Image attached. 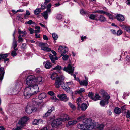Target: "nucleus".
<instances>
[{
    "instance_id": "nucleus-1",
    "label": "nucleus",
    "mask_w": 130,
    "mask_h": 130,
    "mask_svg": "<svg viewBox=\"0 0 130 130\" xmlns=\"http://www.w3.org/2000/svg\"><path fill=\"white\" fill-rule=\"evenodd\" d=\"M36 99L35 98H34L32 99V101L34 106L28 105L26 107L25 109V110L27 113L30 114L32 112H35L37 110V108L36 107H35V105L38 104V102L36 101Z\"/></svg>"
},
{
    "instance_id": "nucleus-42",
    "label": "nucleus",
    "mask_w": 130,
    "mask_h": 130,
    "mask_svg": "<svg viewBox=\"0 0 130 130\" xmlns=\"http://www.w3.org/2000/svg\"><path fill=\"white\" fill-rule=\"evenodd\" d=\"M51 7V3H49L47 5L46 7L47 11H48V13H50L51 12V9L50 8Z\"/></svg>"
},
{
    "instance_id": "nucleus-50",
    "label": "nucleus",
    "mask_w": 130,
    "mask_h": 130,
    "mask_svg": "<svg viewBox=\"0 0 130 130\" xmlns=\"http://www.w3.org/2000/svg\"><path fill=\"white\" fill-rule=\"evenodd\" d=\"M94 94L91 92H90L88 95V96L92 100Z\"/></svg>"
},
{
    "instance_id": "nucleus-13",
    "label": "nucleus",
    "mask_w": 130,
    "mask_h": 130,
    "mask_svg": "<svg viewBox=\"0 0 130 130\" xmlns=\"http://www.w3.org/2000/svg\"><path fill=\"white\" fill-rule=\"evenodd\" d=\"M88 79L85 76V80H82L80 81L79 83L80 85L87 86L88 85Z\"/></svg>"
},
{
    "instance_id": "nucleus-40",
    "label": "nucleus",
    "mask_w": 130,
    "mask_h": 130,
    "mask_svg": "<svg viewBox=\"0 0 130 130\" xmlns=\"http://www.w3.org/2000/svg\"><path fill=\"white\" fill-rule=\"evenodd\" d=\"M41 10L40 9L37 8L34 11V13L36 15H38L41 12Z\"/></svg>"
},
{
    "instance_id": "nucleus-17",
    "label": "nucleus",
    "mask_w": 130,
    "mask_h": 130,
    "mask_svg": "<svg viewBox=\"0 0 130 130\" xmlns=\"http://www.w3.org/2000/svg\"><path fill=\"white\" fill-rule=\"evenodd\" d=\"M3 67L0 68V81H2L3 80L5 73V71Z\"/></svg>"
},
{
    "instance_id": "nucleus-10",
    "label": "nucleus",
    "mask_w": 130,
    "mask_h": 130,
    "mask_svg": "<svg viewBox=\"0 0 130 130\" xmlns=\"http://www.w3.org/2000/svg\"><path fill=\"white\" fill-rule=\"evenodd\" d=\"M57 97L59 98L60 100L62 101L66 102L68 101L69 99L68 97H67L64 94H59L57 95Z\"/></svg>"
},
{
    "instance_id": "nucleus-34",
    "label": "nucleus",
    "mask_w": 130,
    "mask_h": 130,
    "mask_svg": "<svg viewBox=\"0 0 130 130\" xmlns=\"http://www.w3.org/2000/svg\"><path fill=\"white\" fill-rule=\"evenodd\" d=\"M48 13V11H45L41 14L42 15L45 19H47L48 18V17L47 13Z\"/></svg>"
},
{
    "instance_id": "nucleus-29",
    "label": "nucleus",
    "mask_w": 130,
    "mask_h": 130,
    "mask_svg": "<svg viewBox=\"0 0 130 130\" xmlns=\"http://www.w3.org/2000/svg\"><path fill=\"white\" fill-rule=\"evenodd\" d=\"M98 14L95 15L93 14H91L89 16V18L91 19L96 20L97 19Z\"/></svg>"
},
{
    "instance_id": "nucleus-47",
    "label": "nucleus",
    "mask_w": 130,
    "mask_h": 130,
    "mask_svg": "<svg viewBox=\"0 0 130 130\" xmlns=\"http://www.w3.org/2000/svg\"><path fill=\"white\" fill-rule=\"evenodd\" d=\"M62 18V15L60 14H58L56 16V18L58 20H61Z\"/></svg>"
},
{
    "instance_id": "nucleus-43",
    "label": "nucleus",
    "mask_w": 130,
    "mask_h": 130,
    "mask_svg": "<svg viewBox=\"0 0 130 130\" xmlns=\"http://www.w3.org/2000/svg\"><path fill=\"white\" fill-rule=\"evenodd\" d=\"M18 33L20 34L19 35H21V34H23L22 35H26L27 34V32L26 31H21V30L20 29H18Z\"/></svg>"
},
{
    "instance_id": "nucleus-41",
    "label": "nucleus",
    "mask_w": 130,
    "mask_h": 130,
    "mask_svg": "<svg viewBox=\"0 0 130 130\" xmlns=\"http://www.w3.org/2000/svg\"><path fill=\"white\" fill-rule=\"evenodd\" d=\"M49 56L51 62L55 64V60L52 54H51Z\"/></svg>"
},
{
    "instance_id": "nucleus-53",
    "label": "nucleus",
    "mask_w": 130,
    "mask_h": 130,
    "mask_svg": "<svg viewBox=\"0 0 130 130\" xmlns=\"http://www.w3.org/2000/svg\"><path fill=\"white\" fill-rule=\"evenodd\" d=\"M25 24H34V22H33L32 20H30L26 22Z\"/></svg>"
},
{
    "instance_id": "nucleus-21",
    "label": "nucleus",
    "mask_w": 130,
    "mask_h": 130,
    "mask_svg": "<svg viewBox=\"0 0 130 130\" xmlns=\"http://www.w3.org/2000/svg\"><path fill=\"white\" fill-rule=\"evenodd\" d=\"M35 77L34 76L32 75L29 76L26 79V83H27L28 84H29V83L28 82L29 81H34V80H35Z\"/></svg>"
},
{
    "instance_id": "nucleus-27",
    "label": "nucleus",
    "mask_w": 130,
    "mask_h": 130,
    "mask_svg": "<svg viewBox=\"0 0 130 130\" xmlns=\"http://www.w3.org/2000/svg\"><path fill=\"white\" fill-rule=\"evenodd\" d=\"M85 91V89L83 88H80L79 90L75 91V94H80L82 93Z\"/></svg>"
},
{
    "instance_id": "nucleus-14",
    "label": "nucleus",
    "mask_w": 130,
    "mask_h": 130,
    "mask_svg": "<svg viewBox=\"0 0 130 130\" xmlns=\"http://www.w3.org/2000/svg\"><path fill=\"white\" fill-rule=\"evenodd\" d=\"M62 87L68 93L73 94V92L72 90L71 89L70 87L65 86V85H62Z\"/></svg>"
},
{
    "instance_id": "nucleus-36",
    "label": "nucleus",
    "mask_w": 130,
    "mask_h": 130,
    "mask_svg": "<svg viewBox=\"0 0 130 130\" xmlns=\"http://www.w3.org/2000/svg\"><path fill=\"white\" fill-rule=\"evenodd\" d=\"M114 111L115 113L119 114L121 112V109L119 108L116 107Z\"/></svg>"
},
{
    "instance_id": "nucleus-32",
    "label": "nucleus",
    "mask_w": 130,
    "mask_h": 130,
    "mask_svg": "<svg viewBox=\"0 0 130 130\" xmlns=\"http://www.w3.org/2000/svg\"><path fill=\"white\" fill-rule=\"evenodd\" d=\"M85 115L80 116V117L77 118V121L78 122H80L82 120H83V121L85 119Z\"/></svg>"
},
{
    "instance_id": "nucleus-3",
    "label": "nucleus",
    "mask_w": 130,
    "mask_h": 130,
    "mask_svg": "<svg viewBox=\"0 0 130 130\" xmlns=\"http://www.w3.org/2000/svg\"><path fill=\"white\" fill-rule=\"evenodd\" d=\"M22 85V83L20 81H18L16 82L15 85V89H14V88H13L10 89L9 91L12 94H15L16 93H15L14 92H15L19 89L20 90L21 89Z\"/></svg>"
},
{
    "instance_id": "nucleus-16",
    "label": "nucleus",
    "mask_w": 130,
    "mask_h": 130,
    "mask_svg": "<svg viewBox=\"0 0 130 130\" xmlns=\"http://www.w3.org/2000/svg\"><path fill=\"white\" fill-rule=\"evenodd\" d=\"M96 21H99L101 22H104L106 21L105 17L103 15H98Z\"/></svg>"
},
{
    "instance_id": "nucleus-4",
    "label": "nucleus",
    "mask_w": 130,
    "mask_h": 130,
    "mask_svg": "<svg viewBox=\"0 0 130 130\" xmlns=\"http://www.w3.org/2000/svg\"><path fill=\"white\" fill-rule=\"evenodd\" d=\"M34 94L30 87H26L25 89L24 92V95L25 98H29Z\"/></svg>"
},
{
    "instance_id": "nucleus-58",
    "label": "nucleus",
    "mask_w": 130,
    "mask_h": 130,
    "mask_svg": "<svg viewBox=\"0 0 130 130\" xmlns=\"http://www.w3.org/2000/svg\"><path fill=\"white\" fill-rule=\"evenodd\" d=\"M22 128L21 126L18 127L16 128H13V130H21L22 129Z\"/></svg>"
},
{
    "instance_id": "nucleus-25",
    "label": "nucleus",
    "mask_w": 130,
    "mask_h": 130,
    "mask_svg": "<svg viewBox=\"0 0 130 130\" xmlns=\"http://www.w3.org/2000/svg\"><path fill=\"white\" fill-rule=\"evenodd\" d=\"M100 98L101 97L99 94L96 93L95 94L94 96H93V98L92 99V100L95 101H96L100 100Z\"/></svg>"
},
{
    "instance_id": "nucleus-11",
    "label": "nucleus",
    "mask_w": 130,
    "mask_h": 130,
    "mask_svg": "<svg viewBox=\"0 0 130 130\" xmlns=\"http://www.w3.org/2000/svg\"><path fill=\"white\" fill-rule=\"evenodd\" d=\"M31 89L34 94L36 93L39 91V89L38 85L35 84L31 86L30 87Z\"/></svg>"
},
{
    "instance_id": "nucleus-37",
    "label": "nucleus",
    "mask_w": 130,
    "mask_h": 130,
    "mask_svg": "<svg viewBox=\"0 0 130 130\" xmlns=\"http://www.w3.org/2000/svg\"><path fill=\"white\" fill-rule=\"evenodd\" d=\"M68 104L72 109L74 110L76 109V107L75 106L70 102H68Z\"/></svg>"
},
{
    "instance_id": "nucleus-62",
    "label": "nucleus",
    "mask_w": 130,
    "mask_h": 130,
    "mask_svg": "<svg viewBox=\"0 0 130 130\" xmlns=\"http://www.w3.org/2000/svg\"><path fill=\"white\" fill-rule=\"evenodd\" d=\"M127 32L130 33V27H126L125 28Z\"/></svg>"
},
{
    "instance_id": "nucleus-39",
    "label": "nucleus",
    "mask_w": 130,
    "mask_h": 130,
    "mask_svg": "<svg viewBox=\"0 0 130 130\" xmlns=\"http://www.w3.org/2000/svg\"><path fill=\"white\" fill-rule=\"evenodd\" d=\"M24 36L23 35H20L18 37V41L19 42H22L23 41V39L22 38V37Z\"/></svg>"
},
{
    "instance_id": "nucleus-57",
    "label": "nucleus",
    "mask_w": 130,
    "mask_h": 130,
    "mask_svg": "<svg viewBox=\"0 0 130 130\" xmlns=\"http://www.w3.org/2000/svg\"><path fill=\"white\" fill-rule=\"evenodd\" d=\"M127 53V52L126 51L124 52L122 50L121 52V55L124 56Z\"/></svg>"
},
{
    "instance_id": "nucleus-51",
    "label": "nucleus",
    "mask_w": 130,
    "mask_h": 130,
    "mask_svg": "<svg viewBox=\"0 0 130 130\" xmlns=\"http://www.w3.org/2000/svg\"><path fill=\"white\" fill-rule=\"evenodd\" d=\"M62 69V67L59 65H57L56 67L53 68V70H60Z\"/></svg>"
},
{
    "instance_id": "nucleus-22",
    "label": "nucleus",
    "mask_w": 130,
    "mask_h": 130,
    "mask_svg": "<svg viewBox=\"0 0 130 130\" xmlns=\"http://www.w3.org/2000/svg\"><path fill=\"white\" fill-rule=\"evenodd\" d=\"M88 105L85 103H83L80 106L81 110L83 111L85 110L88 106Z\"/></svg>"
},
{
    "instance_id": "nucleus-54",
    "label": "nucleus",
    "mask_w": 130,
    "mask_h": 130,
    "mask_svg": "<svg viewBox=\"0 0 130 130\" xmlns=\"http://www.w3.org/2000/svg\"><path fill=\"white\" fill-rule=\"evenodd\" d=\"M33 124L34 125H36L38 124L37 119H34L32 122Z\"/></svg>"
},
{
    "instance_id": "nucleus-60",
    "label": "nucleus",
    "mask_w": 130,
    "mask_h": 130,
    "mask_svg": "<svg viewBox=\"0 0 130 130\" xmlns=\"http://www.w3.org/2000/svg\"><path fill=\"white\" fill-rule=\"evenodd\" d=\"M126 116L127 118H130V111H128L127 112Z\"/></svg>"
},
{
    "instance_id": "nucleus-63",
    "label": "nucleus",
    "mask_w": 130,
    "mask_h": 130,
    "mask_svg": "<svg viewBox=\"0 0 130 130\" xmlns=\"http://www.w3.org/2000/svg\"><path fill=\"white\" fill-rule=\"evenodd\" d=\"M43 39L46 40L47 41L48 40V38L45 35H44L43 36Z\"/></svg>"
},
{
    "instance_id": "nucleus-9",
    "label": "nucleus",
    "mask_w": 130,
    "mask_h": 130,
    "mask_svg": "<svg viewBox=\"0 0 130 130\" xmlns=\"http://www.w3.org/2000/svg\"><path fill=\"white\" fill-rule=\"evenodd\" d=\"M28 120V117L26 116H24L20 119L18 123L19 124L21 125V126L23 128Z\"/></svg>"
},
{
    "instance_id": "nucleus-5",
    "label": "nucleus",
    "mask_w": 130,
    "mask_h": 130,
    "mask_svg": "<svg viewBox=\"0 0 130 130\" xmlns=\"http://www.w3.org/2000/svg\"><path fill=\"white\" fill-rule=\"evenodd\" d=\"M63 71L71 74V75H73L74 79L76 78V75L74 74H73L74 71V68L70 64H69L67 67H64L63 69Z\"/></svg>"
},
{
    "instance_id": "nucleus-8",
    "label": "nucleus",
    "mask_w": 130,
    "mask_h": 130,
    "mask_svg": "<svg viewBox=\"0 0 130 130\" xmlns=\"http://www.w3.org/2000/svg\"><path fill=\"white\" fill-rule=\"evenodd\" d=\"M103 97V99L100 101V104L101 106L104 107L106 104L108 103L110 96L109 95H106L104 96Z\"/></svg>"
},
{
    "instance_id": "nucleus-55",
    "label": "nucleus",
    "mask_w": 130,
    "mask_h": 130,
    "mask_svg": "<svg viewBox=\"0 0 130 130\" xmlns=\"http://www.w3.org/2000/svg\"><path fill=\"white\" fill-rule=\"evenodd\" d=\"M45 4L46 3H44L43 4H42L41 5V9L42 10H44L46 8L45 6Z\"/></svg>"
},
{
    "instance_id": "nucleus-46",
    "label": "nucleus",
    "mask_w": 130,
    "mask_h": 130,
    "mask_svg": "<svg viewBox=\"0 0 130 130\" xmlns=\"http://www.w3.org/2000/svg\"><path fill=\"white\" fill-rule=\"evenodd\" d=\"M76 102L78 105V106H79L80 105V103L81 101V98H78L76 99Z\"/></svg>"
},
{
    "instance_id": "nucleus-6",
    "label": "nucleus",
    "mask_w": 130,
    "mask_h": 130,
    "mask_svg": "<svg viewBox=\"0 0 130 130\" xmlns=\"http://www.w3.org/2000/svg\"><path fill=\"white\" fill-rule=\"evenodd\" d=\"M38 45L41 48V50L49 52L51 50V49L48 48V45L47 43L40 42H38Z\"/></svg>"
},
{
    "instance_id": "nucleus-23",
    "label": "nucleus",
    "mask_w": 130,
    "mask_h": 130,
    "mask_svg": "<svg viewBox=\"0 0 130 130\" xmlns=\"http://www.w3.org/2000/svg\"><path fill=\"white\" fill-rule=\"evenodd\" d=\"M36 80L38 84L41 85L43 84V78L41 77H38Z\"/></svg>"
},
{
    "instance_id": "nucleus-15",
    "label": "nucleus",
    "mask_w": 130,
    "mask_h": 130,
    "mask_svg": "<svg viewBox=\"0 0 130 130\" xmlns=\"http://www.w3.org/2000/svg\"><path fill=\"white\" fill-rule=\"evenodd\" d=\"M92 120L91 119H85L83 121V123H84V126L85 127L87 125L91 124L92 123Z\"/></svg>"
},
{
    "instance_id": "nucleus-24",
    "label": "nucleus",
    "mask_w": 130,
    "mask_h": 130,
    "mask_svg": "<svg viewBox=\"0 0 130 130\" xmlns=\"http://www.w3.org/2000/svg\"><path fill=\"white\" fill-rule=\"evenodd\" d=\"M17 42L16 40L15 39H14V38L13 39V42L12 43V46L13 47L14 50H18L17 48H15L17 47Z\"/></svg>"
},
{
    "instance_id": "nucleus-7",
    "label": "nucleus",
    "mask_w": 130,
    "mask_h": 130,
    "mask_svg": "<svg viewBox=\"0 0 130 130\" xmlns=\"http://www.w3.org/2000/svg\"><path fill=\"white\" fill-rule=\"evenodd\" d=\"M64 79L63 77H62L61 79V76L58 77L56 78L55 83V87L56 88H59L61 86H62V85H64V84H62V81Z\"/></svg>"
},
{
    "instance_id": "nucleus-33",
    "label": "nucleus",
    "mask_w": 130,
    "mask_h": 130,
    "mask_svg": "<svg viewBox=\"0 0 130 130\" xmlns=\"http://www.w3.org/2000/svg\"><path fill=\"white\" fill-rule=\"evenodd\" d=\"M61 56H62V59L64 60H67L69 58V56L68 55L64 54V53H62Z\"/></svg>"
},
{
    "instance_id": "nucleus-44",
    "label": "nucleus",
    "mask_w": 130,
    "mask_h": 130,
    "mask_svg": "<svg viewBox=\"0 0 130 130\" xmlns=\"http://www.w3.org/2000/svg\"><path fill=\"white\" fill-rule=\"evenodd\" d=\"M28 82L29 83V84H28L26 82V84L29 86L28 87H30L34 84V81L33 80L29 81Z\"/></svg>"
},
{
    "instance_id": "nucleus-2",
    "label": "nucleus",
    "mask_w": 130,
    "mask_h": 130,
    "mask_svg": "<svg viewBox=\"0 0 130 130\" xmlns=\"http://www.w3.org/2000/svg\"><path fill=\"white\" fill-rule=\"evenodd\" d=\"M69 119V116L66 114L64 115V118H59L53 120L52 124V125L54 127L58 126L61 124L62 121H64Z\"/></svg>"
},
{
    "instance_id": "nucleus-28",
    "label": "nucleus",
    "mask_w": 130,
    "mask_h": 130,
    "mask_svg": "<svg viewBox=\"0 0 130 130\" xmlns=\"http://www.w3.org/2000/svg\"><path fill=\"white\" fill-rule=\"evenodd\" d=\"M104 125L103 124L99 125L98 123L96 125V128L98 130H103Z\"/></svg>"
},
{
    "instance_id": "nucleus-56",
    "label": "nucleus",
    "mask_w": 130,
    "mask_h": 130,
    "mask_svg": "<svg viewBox=\"0 0 130 130\" xmlns=\"http://www.w3.org/2000/svg\"><path fill=\"white\" fill-rule=\"evenodd\" d=\"M123 33L122 31L121 30H119L117 31V35L118 36L121 35Z\"/></svg>"
},
{
    "instance_id": "nucleus-61",
    "label": "nucleus",
    "mask_w": 130,
    "mask_h": 130,
    "mask_svg": "<svg viewBox=\"0 0 130 130\" xmlns=\"http://www.w3.org/2000/svg\"><path fill=\"white\" fill-rule=\"evenodd\" d=\"M48 94L51 96H53L54 95V93L52 91H50L48 92Z\"/></svg>"
},
{
    "instance_id": "nucleus-38",
    "label": "nucleus",
    "mask_w": 130,
    "mask_h": 130,
    "mask_svg": "<svg viewBox=\"0 0 130 130\" xmlns=\"http://www.w3.org/2000/svg\"><path fill=\"white\" fill-rule=\"evenodd\" d=\"M57 76V74L56 73L54 72L52 74L51 78L52 80H54Z\"/></svg>"
},
{
    "instance_id": "nucleus-30",
    "label": "nucleus",
    "mask_w": 130,
    "mask_h": 130,
    "mask_svg": "<svg viewBox=\"0 0 130 130\" xmlns=\"http://www.w3.org/2000/svg\"><path fill=\"white\" fill-rule=\"evenodd\" d=\"M9 54L8 53H6L4 54H0V61L2 59H4L7 57Z\"/></svg>"
},
{
    "instance_id": "nucleus-52",
    "label": "nucleus",
    "mask_w": 130,
    "mask_h": 130,
    "mask_svg": "<svg viewBox=\"0 0 130 130\" xmlns=\"http://www.w3.org/2000/svg\"><path fill=\"white\" fill-rule=\"evenodd\" d=\"M26 45L27 44L25 43L22 44L21 46V49H26L27 48Z\"/></svg>"
},
{
    "instance_id": "nucleus-59",
    "label": "nucleus",
    "mask_w": 130,
    "mask_h": 130,
    "mask_svg": "<svg viewBox=\"0 0 130 130\" xmlns=\"http://www.w3.org/2000/svg\"><path fill=\"white\" fill-rule=\"evenodd\" d=\"M114 0H106V1L107 2V3L108 4L111 5L112 3V2Z\"/></svg>"
},
{
    "instance_id": "nucleus-64",
    "label": "nucleus",
    "mask_w": 130,
    "mask_h": 130,
    "mask_svg": "<svg viewBox=\"0 0 130 130\" xmlns=\"http://www.w3.org/2000/svg\"><path fill=\"white\" fill-rule=\"evenodd\" d=\"M29 30L30 31V33L31 34H32L34 33V30L32 28H29Z\"/></svg>"
},
{
    "instance_id": "nucleus-49",
    "label": "nucleus",
    "mask_w": 130,
    "mask_h": 130,
    "mask_svg": "<svg viewBox=\"0 0 130 130\" xmlns=\"http://www.w3.org/2000/svg\"><path fill=\"white\" fill-rule=\"evenodd\" d=\"M17 18L19 20H21L23 19L22 14H19L17 17Z\"/></svg>"
},
{
    "instance_id": "nucleus-31",
    "label": "nucleus",
    "mask_w": 130,
    "mask_h": 130,
    "mask_svg": "<svg viewBox=\"0 0 130 130\" xmlns=\"http://www.w3.org/2000/svg\"><path fill=\"white\" fill-rule=\"evenodd\" d=\"M46 97V94L44 93H42L39 95L38 98L40 100H41L44 99Z\"/></svg>"
},
{
    "instance_id": "nucleus-35",
    "label": "nucleus",
    "mask_w": 130,
    "mask_h": 130,
    "mask_svg": "<svg viewBox=\"0 0 130 130\" xmlns=\"http://www.w3.org/2000/svg\"><path fill=\"white\" fill-rule=\"evenodd\" d=\"M77 123V121L76 120L73 121H70L68 122V124L69 126L74 125Z\"/></svg>"
},
{
    "instance_id": "nucleus-12",
    "label": "nucleus",
    "mask_w": 130,
    "mask_h": 130,
    "mask_svg": "<svg viewBox=\"0 0 130 130\" xmlns=\"http://www.w3.org/2000/svg\"><path fill=\"white\" fill-rule=\"evenodd\" d=\"M68 51V48L66 47H62L61 46H60L58 48V51L62 53H64V54H66V52H67Z\"/></svg>"
},
{
    "instance_id": "nucleus-19",
    "label": "nucleus",
    "mask_w": 130,
    "mask_h": 130,
    "mask_svg": "<svg viewBox=\"0 0 130 130\" xmlns=\"http://www.w3.org/2000/svg\"><path fill=\"white\" fill-rule=\"evenodd\" d=\"M116 18L117 20L120 21H122L125 19L124 16L120 14L117 15Z\"/></svg>"
},
{
    "instance_id": "nucleus-18",
    "label": "nucleus",
    "mask_w": 130,
    "mask_h": 130,
    "mask_svg": "<svg viewBox=\"0 0 130 130\" xmlns=\"http://www.w3.org/2000/svg\"><path fill=\"white\" fill-rule=\"evenodd\" d=\"M66 85L67 87H69L71 89L74 88L75 86V84L73 83V82L70 81V82H66Z\"/></svg>"
},
{
    "instance_id": "nucleus-20",
    "label": "nucleus",
    "mask_w": 130,
    "mask_h": 130,
    "mask_svg": "<svg viewBox=\"0 0 130 130\" xmlns=\"http://www.w3.org/2000/svg\"><path fill=\"white\" fill-rule=\"evenodd\" d=\"M43 63L46 69H50L52 67V64L50 62L48 61L46 62H44Z\"/></svg>"
},
{
    "instance_id": "nucleus-26",
    "label": "nucleus",
    "mask_w": 130,
    "mask_h": 130,
    "mask_svg": "<svg viewBox=\"0 0 130 130\" xmlns=\"http://www.w3.org/2000/svg\"><path fill=\"white\" fill-rule=\"evenodd\" d=\"M78 128L80 129L81 130H86V128L84 126V123L83 124H79L77 125V126Z\"/></svg>"
},
{
    "instance_id": "nucleus-48",
    "label": "nucleus",
    "mask_w": 130,
    "mask_h": 130,
    "mask_svg": "<svg viewBox=\"0 0 130 130\" xmlns=\"http://www.w3.org/2000/svg\"><path fill=\"white\" fill-rule=\"evenodd\" d=\"M53 38L54 40H56L58 38V36L55 33H53L52 34Z\"/></svg>"
},
{
    "instance_id": "nucleus-45",
    "label": "nucleus",
    "mask_w": 130,
    "mask_h": 130,
    "mask_svg": "<svg viewBox=\"0 0 130 130\" xmlns=\"http://www.w3.org/2000/svg\"><path fill=\"white\" fill-rule=\"evenodd\" d=\"M17 51L14 49V50L12 51L11 55L12 56L14 57L17 55V54L16 52Z\"/></svg>"
}]
</instances>
